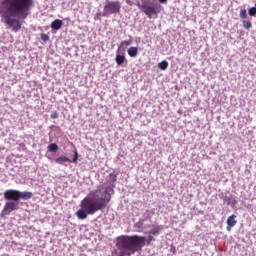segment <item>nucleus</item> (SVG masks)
Instances as JSON below:
<instances>
[{"label": "nucleus", "instance_id": "nucleus-1", "mask_svg": "<svg viewBox=\"0 0 256 256\" xmlns=\"http://www.w3.org/2000/svg\"><path fill=\"white\" fill-rule=\"evenodd\" d=\"M117 182V174L109 175V185L105 188L98 186L96 190L90 193L80 202V209L76 212V217L80 221H85L89 215H95L97 211L107 209L111 202V193H115L114 187Z\"/></svg>", "mask_w": 256, "mask_h": 256}, {"label": "nucleus", "instance_id": "nucleus-2", "mask_svg": "<svg viewBox=\"0 0 256 256\" xmlns=\"http://www.w3.org/2000/svg\"><path fill=\"white\" fill-rule=\"evenodd\" d=\"M35 0H0V17L8 29L19 33L23 21L31 15Z\"/></svg>", "mask_w": 256, "mask_h": 256}, {"label": "nucleus", "instance_id": "nucleus-3", "mask_svg": "<svg viewBox=\"0 0 256 256\" xmlns=\"http://www.w3.org/2000/svg\"><path fill=\"white\" fill-rule=\"evenodd\" d=\"M145 236L140 235H121L116 238V247L118 252H115L116 256H131L135 253H139L146 245H151L155 241V236L147 234Z\"/></svg>", "mask_w": 256, "mask_h": 256}, {"label": "nucleus", "instance_id": "nucleus-4", "mask_svg": "<svg viewBox=\"0 0 256 256\" xmlns=\"http://www.w3.org/2000/svg\"><path fill=\"white\" fill-rule=\"evenodd\" d=\"M4 199L7 201L0 213L1 217L11 215L13 211H19L21 201H29L32 199L33 193L28 191H19L15 189H8L4 193Z\"/></svg>", "mask_w": 256, "mask_h": 256}, {"label": "nucleus", "instance_id": "nucleus-5", "mask_svg": "<svg viewBox=\"0 0 256 256\" xmlns=\"http://www.w3.org/2000/svg\"><path fill=\"white\" fill-rule=\"evenodd\" d=\"M168 0H141L137 2V7L140 9L148 19H154L163 11V5L167 4Z\"/></svg>", "mask_w": 256, "mask_h": 256}, {"label": "nucleus", "instance_id": "nucleus-6", "mask_svg": "<svg viewBox=\"0 0 256 256\" xmlns=\"http://www.w3.org/2000/svg\"><path fill=\"white\" fill-rule=\"evenodd\" d=\"M103 11L106 17L119 15L121 13V2L119 0H105Z\"/></svg>", "mask_w": 256, "mask_h": 256}, {"label": "nucleus", "instance_id": "nucleus-7", "mask_svg": "<svg viewBox=\"0 0 256 256\" xmlns=\"http://www.w3.org/2000/svg\"><path fill=\"white\" fill-rule=\"evenodd\" d=\"M161 231H163V226L154 224L150 227V230L146 232V235L157 237L158 235H161Z\"/></svg>", "mask_w": 256, "mask_h": 256}, {"label": "nucleus", "instance_id": "nucleus-8", "mask_svg": "<svg viewBox=\"0 0 256 256\" xmlns=\"http://www.w3.org/2000/svg\"><path fill=\"white\" fill-rule=\"evenodd\" d=\"M220 199H223L224 204H227L230 207H235L237 205V200L235 197L224 196L223 193L219 195Z\"/></svg>", "mask_w": 256, "mask_h": 256}, {"label": "nucleus", "instance_id": "nucleus-9", "mask_svg": "<svg viewBox=\"0 0 256 256\" xmlns=\"http://www.w3.org/2000/svg\"><path fill=\"white\" fill-rule=\"evenodd\" d=\"M133 44V39L124 40L120 43L117 52L125 54L126 49L129 47V45Z\"/></svg>", "mask_w": 256, "mask_h": 256}, {"label": "nucleus", "instance_id": "nucleus-10", "mask_svg": "<svg viewBox=\"0 0 256 256\" xmlns=\"http://www.w3.org/2000/svg\"><path fill=\"white\" fill-rule=\"evenodd\" d=\"M237 215L232 214L231 216L228 217L227 219V231H231L235 225H237Z\"/></svg>", "mask_w": 256, "mask_h": 256}, {"label": "nucleus", "instance_id": "nucleus-11", "mask_svg": "<svg viewBox=\"0 0 256 256\" xmlns=\"http://www.w3.org/2000/svg\"><path fill=\"white\" fill-rule=\"evenodd\" d=\"M115 61L119 67H123V64L127 61V58H125V54L122 52H116Z\"/></svg>", "mask_w": 256, "mask_h": 256}, {"label": "nucleus", "instance_id": "nucleus-12", "mask_svg": "<svg viewBox=\"0 0 256 256\" xmlns=\"http://www.w3.org/2000/svg\"><path fill=\"white\" fill-rule=\"evenodd\" d=\"M50 27L53 31H59L61 27H63V20H60V19L54 20L51 23Z\"/></svg>", "mask_w": 256, "mask_h": 256}, {"label": "nucleus", "instance_id": "nucleus-13", "mask_svg": "<svg viewBox=\"0 0 256 256\" xmlns=\"http://www.w3.org/2000/svg\"><path fill=\"white\" fill-rule=\"evenodd\" d=\"M55 163H57L58 165H65L67 167V164L65 163H71V159L66 156H60L55 159Z\"/></svg>", "mask_w": 256, "mask_h": 256}, {"label": "nucleus", "instance_id": "nucleus-14", "mask_svg": "<svg viewBox=\"0 0 256 256\" xmlns=\"http://www.w3.org/2000/svg\"><path fill=\"white\" fill-rule=\"evenodd\" d=\"M127 53L129 57L135 58L139 55V48L132 46L127 50Z\"/></svg>", "mask_w": 256, "mask_h": 256}, {"label": "nucleus", "instance_id": "nucleus-15", "mask_svg": "<svg viewBox=\"0 0 256 256\" xmlns=\"http://www.w3.org/2000/svg\"><path fill=\"white\" fill-rule=\"evenodd\" d=\"M47 149L49 153H57V151H59V146L57 143H51L48 145Z\"/></svg>", "mask_w": 256, "mask_h": 256}, {"label": "nucleus", "instance_id": "nucleus-16", "mask_svg": "<svg viewBox=\"0 0 256 256\" xmlns=\"http://www.w3.org/2000/svg\"><path fill=\"white\" fill-rule=\"evenodd\" d=\"M158 68H160L161 71H167L169 68V62L167 60H163L162 62L158 63Z\"/></svg>", "mask_w": 256, "mask_h": 256}, {"label": "nucleus", "instance_id": "nucleus-17", "mask_svg": "<svg viewBox=\"0 0 256 256\" xmlns=\"http://www.w3.org/2000/svg\"><path fill=\"white\" fill-rule=\"evenodd\" d=\"M101 17H107L105 16V11L103 10L102 12H98L94 15V20L95 21H101Z\"/></svg>", "mask_w": 256, "mask_h": 256}, {"label": "nucleus", "instance_id": "nucleus-18", "mask_svg": "<svg viewBox=\"0 0 256 256\" xmlns=\"http://www.w3.org/2000/svg\"><path fill=\"white\" fill-rule=\"evenodd\" d=\"M248 15L250 17H256V8L254 6L248 9Z\"/></svg>", "mask_w": 256, "mask_h": 256}, {"label": "nucleus", "instance_id": "nucleus-19", "mask_svg": "<svg viewBox=\"0 0 256 256\" xmlns=\"http://www.w3.org/2000/svg\"><path fill=\"white\" fill-rule=\"evenodd\" d=\"M242 23H243L244 29H251V27H253V24L251 23V21L243 20Z\"/></svg>", "mask_w": 256, "mask_h": 256}, {"label": "nucleus", "instance_id": "nucleus-20", "mask_svg": "<svg viewBox=\"0 0 256 256\" xmlns=\"http://www.w3.org/2000/svg\"><path fill=\"white\" fill-rule=\"evenodd\" d=\"M239 15H240V19H247V17H248L247 10L246 9H241Z\"/></svg>", "mask_w": 256, "mask_h": 256}, {"label": "nucleus", "instance_id": "nucleus-21", "mask_svg": "<svg viewBox=\"0 0 256 256\" xmlns=\"http://www.w3.org/2000/svg\"><path fill=\"white\" fill-rule=\"evenodd\" d=\"M144 219L143 220H139L136 224L135 227H137L138 229H141L142 231L144 230L145 225L143 224Z\"/></svg>", "mask_w": 256, "mask_h": 256}, {"label": "nucleus", "instance_id": "nucleus-22", "mask_svg": "<svg viewBox=\"0 0 256 256\" xmlns=\"http://www.w3.org/2000/svg\"><path fill=\"white\" fill-rule=\"evenodd\" d=\"M78 159H79V152H77V150H75L73 159L71 160V163H77Z\"/></svg>", "mask_w": 256, "mask_h": 256}, {"label": "nucleus", "instance_id": "nucleus-23", "mask_svg": "<svg viewBox=\"0 0 256 256\" xmlns=\"http://www.w3.org/2000/svg\"><path fill=\"white\" fill-rule=\"evenodd\" d=\"M143 225L145 230V229H151V227H153L154 224H151V222H147V220L144 219Z\"/></svg>", "mask_w": 256, "mask_h": 256}, {"label": "nucleus", "instance_id": "nucleus-24", "mask_svg": "<svg viewBox=\"0 0 256 256\" xmlns=\"http://www.w3.org/2000/svg\"><path fill=\"white\" fill-rule=\"evenodd\" d=\"M40 39L44 42L49 41V35L45 34V33H41L40 34Z\"/></svg>", "mask_w": 256, "mask_h": 256}, {"label": "nucleus", "instance_id": "nucleus-25", "mask_svg": "<svg viewBox=\"0 0 256 256\" xmlns=\"http://www.w3.org/2000/svg\"><path fill=\"white\" fill-rule=\"evenodd\" d=\"M51 119H57V117H59V114H57V112H54L51 114Z\"/></svg>", "mask_w": 256, "mask_h": 256}, {"label": "nucleus", "instance_id": "nucleus-26", "mask_svg": "<svg viewBox=\"0 0 256 256\" xmlns=\"http://www.w3.org/2000/svg\"><path fill=\"white\" fill-rule=\"evenodd\" d=\"M254 7L256 8V3H255V5H254Z\"/></svg>", "mask_w": 256, "mask_h": 256}]
</instances>
